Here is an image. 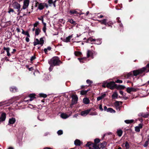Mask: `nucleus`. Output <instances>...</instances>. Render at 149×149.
Returning a JSON list of instances; mask_svg holds the SVG:
<instances>
[{
  "label": "nucleus",
  "mask_w": 149,
  "mask_h": 149,
  "mask_svg": "<svg viewBox=\"0 0 149 149\" xmlns=\"http://www.w3.org/2000/svg\"><path fill=\"white\" fill-rule=\"evenodd\" d=\"M28 37L27 36L25 40L27 42H29V39Z\"/></svg>",
  "instance_id": "61"
},
{
  "label": "nucleus",
  "mask_w": 149,
  "mask_h": 149,
  "mask_svg": "<svg viewBox=\"0 0 149 149\" xmlns=\"http://www.w3.org/2000/svg\"><path fill=\"white\" fill-rule=\"evenodd\" d=\"M71 97L72 98L71 104L70 105L71 107L74 104H75L77 102L78 98L77 95H72Z\"/></svg>",
  "instance_id": "7"
},
{
  "label": "nucleus",
  "mask_w": 149,
  "mask_h": 149,
  "mask_svg": "<svg viewBox=\"0 0 149 149\" xmlns=\"http://www.w3.org/2000/svg\"><path fill=\"white\" fill-rule=\"evenodd\" d=\"M134 121V120H125V122L127 124H130L133 123Z\"/></svg>",
  "instance_id": "37"
},
{
  "label": "nucleus",
  "mask_w": 149,
  "mask_h": 149,
  "mask_svg": "<svg viewBox=\"0 0 149 149\" xmlns=\"http://www.w3.org/2000/svg\"><path fill=\"white\" fill-rule=\"evenodd\" d=\"M45 8L44 3H40L38 7V8L41 10Z\"/></svg>",
  "instance_id": "20"
},
{
  "label": "nucleus",
  "mask_w": 149,
  "mask_h": 149,
  "mask_svg": "<svg viewBox=\"0 0 149 149\" xmlns=\"http://www.w3.org/2000/svg\"><path fill=\"white\" fill-rule=\"evenodd\" d=\"M82 143L78 139H76L74 141V144L76 146H79Z\"/></svg>",
  "instance_id": "16"
},
{
  "label": "nucleus",
  "mask_w": 149,
  "mask_h": 149,
  "mask_svg": "<svg viewBox=\"0 0 149 149\" xmlns=\"http://www.w3.org/2000/svg\"><path fill=\"white\" fill-rule=\"evenodd\" d=\"M48 63L51 67H53L54 66H59L63 63V62L60 60L58 56H55L49 60Z\"/></svg>",
  "instance_id": "1"
},
{
  "label": "nucleus",
  "mask_w": 149,
  "mask_h": 149,
  "mask_svg": "<svg viewBox=\"0 0 149 149\" xmlns=\"http://www.w3.org/2000/svg\"><path fill=\"white\" fill-rule=\"evenodd\" d=\"M87 93V91H86L82 90L80 91V94L81 95H84Z\"/></svg>",
  "instance_id": "41"
},
{
  "label": "nucleus",
  "mask_w": 149,
  "mask_h": 149,
  "mask_svg": "<svg viewBox=\"0 0 149 149\" xmlns=\"http://www.w3.org/2000/svg\"><path fill=\"white\" fill-rule=\"evenodd\" d=\"M57 133L58 135H61L63 134V132L62 130H60L57 132Z\"/></svg>",
  "instance_id": "47"
},
{
  "label": "nucleus",
  "mask_w": 149,
  "mask_h": 149,
  "mask_svg": "<svg viewBox=\"0 0 149 149\" xmlns=\"http://www.w3.org/2000/svg\"><path fill=\"white\" fill-rule=\"evenodd\" d=\"M87 83L89 84V86L91 84L93 83V81L89 79H87L86 81Z\"/></svg>",
  "instance_id": "45"
},
{
  "label": "nucleus",
  "mask_w": 149,
  "mask_h": 149,
  "mask_svg": "<svg viewBox=\"0 0 149 149\" xmlns=\"http://www.w3.org/2000/svg\"><path fill=\"white\" fill-rule=\"evenodd\" d=\"M144 72L142 68L137 70H135L132 71L133 76H136L138 75H141V74Z\"/></svg>",
  "instance_id": "4"
},
{
  "label": "nucleus",
  "mask_w": 149,
  "mask_h": 149,
  "mask_svg": "<svg viewBox=\"0 0 149 149\" xmlns=\"http://www.w3.org/2000/svg\"><path fill=\"white\" fill-rule=\"evenodd\" d=\"M107 144V143L106 141H104L102 143H100V149L102 148V149L104 148Z\"/></svg>",
  "instance_id": "26"
},
{
  "label": "nucleus",
  "mask_w": 149,
  "mask_h": 149,
  "mask_svg": "<svg viewBox=\"0 0 149 149\" xmlns=\"http://www.w3.org/2000/svg\"><path fill=\"white\" fill-rule=\"evenodd\" d=\"M8 13H10L11 12L13 13L14 12V10L13 9L11 8H9V10L8 11Z\"/></svg>",
  "instance_id": "51"
},
{
  "label": "nucleus",
  "mask_w": 149,
  "mask_h": 149,
  "mask_svg": "<svg viewBox=\"0 0 149 149\" xmlns=\"http://www.w3.org/2000/svg\"><path fill=\"white\" fill-rule=\"evenodd\" d=\"M99 22L101 24H103L105 25L107 24V19H106L100 20L99 21Z\"/></svg>",
  "instance_id": "27"
},
{
  "label": "nucleus",
  "mask_w": 149,
  "mask_h": 149,
  "mask_svg": "<svg viewBox=\"0 0 149 149\" xmlns=\"http://www.w3.org/2000/svg\"><path fill=\"white\" fill-rule=\"evenodd\" d=\"M118 96V94L116 92H114L112 95V97L113 99L117 98Z\"/></svg>",
  "instance_id": "30"
},
{
  "label": "nucleus",
  "mask_w": 149,
  "mask_h": 149,
  "mask_svg": "<svg viewBox=\"0 0 149 149\" xmlns=\"http://www.w3.org/2000/svg\"><path fill=\"white\" fill-rule=\"evenodd\" d=\"M12 5L13 8L17 10V11L18 12V15L22 10V8L20 9V4L17 2H15Z\"/></svg>",
  "instance_id": "3"
},
{
  "label": "nucleus",
  "mask_w": 149,
  "mask_h": 149,
  "mask_svg": "<svg viewBox=\"0 0 149 149\" xmlns=\"http://www.w3.org/2000/svg\"><path fill=\"white\" fill-rule=\"evenodd\" d=\"M107 24H110V25H111L113 24V23L112 21H110L108 22H107Z\"/></svg>",
  "instance_id": "62"
},
{
  "label": "nucleus",
  "mask_w": 149,
  "mask_h": 149,
  "mask_svg": "<svg viewBox=\"0 0 149 149\" xmlns=\"http://www.w3.org/2000/svg\"><path fill=\"white\" fill-rule=\"evenodd\" d=\"M115 82L118 83H123V81L121 80L118 79Z\"/></svg>",
  "instance_id": "54"
},
{
  "label": "nucleus",
  "mask_w": 149,
  "mask_h": 149,
  "mask_svg": "<svg viewBox=\"0 0 149 149\" xmlns=\"http://www.w3.org/2000/svg\"><path fill=\"white\" fill-rule=\"evenodd\" d=\"M43 16H41L40 17L38 18V20L42 21V23H43Z\"/></svg>",
  "instance_id": "46"
},
{
  "label": "nucleus",
  "mask_w": 149,
  "mask_h": 149,
  "mask_svg": "<svg viewBox=\"0 0 149 149\" xmlns=\"http://www.w3.org/2000/svg\"><path fill=\"white\" fill-rule=\"evenodd\" d=\"M72 37V35H71L66 37L65 39H64V41L65 42H70V40Z\"/></svg>",
  "instance_id": "21"
},
{
  "label": "nucleus",
  "mask_w": 149,
  "mask_h": 149,
  "mask_svg": "<svg viewBox=\"0 0 149 149\" xmlns=\"http://www.w3.org/2000/svg\"><path fill=\"white\" fill-rule=\"evenodd\" d=\"M46 29H46V27H43V28H42L43 31V32L45 33H46Z\"/></svg>",
  "instance_id": "60"
},
{
  "label": "nucleus",
  "mask_w": 149,
  "mask_h": 149,
  "mask_svg": "<svg viewBox=\"0 0 149 149\" xmlns=\"http://www.w3.org/2000/svg\"><path fill=\"white\" fill-rule=\"evenodd\" d=\"M104 83L102 85V86L103 87V88H106V87H107V84L108 83Z\"/></svg>",
  "instance_id": "57"
},
{
  "label": "nucleus",
  "mask_w": 149,
  "mask_h": 149,
  "mask_svg": "<svg viewBox=\"0 0 149 149\" xmlns=\"http://www.w3.org/2000/svg\"><path fill=\"white\" fill-rule=\"evenodd\" d=\"M97 113L96 112H92L90 113V115H97Z\"/></svg>",
  "instance_id": "50"
},
{
  "label": "nucleus",
  "mask_w": 149,
  "mask_h": 149,
  "mask_svg": "<svg viewBox=\"0 0 149 149\" xmlns=\"http://www.w3.org/2000/svg\"><path fill=\"white\" fill-rule=\"evenodd\" d=\"M119 103H120L121 104L122 103V102L121 101H116L114 103V105L116 107H118L119 109V110L120 109V108L119 107L120 106Z\"/></svg>",
  "instance_id": "23"
},
{
  "label": "nucleus",
  "mask_w": 149,
  "mask_h": 149,
  "mask_svg": "<svg viewBox=\"0 0 149 149\" xmlns=\"http://www.w3.org/2000/svg\"><path fill=\"white\" fill-rule=\"evenodd\" d=\"M89 86V85L88 86H84L82 85L81 86V89H83L84 88H86L88 87Z\"/></svg>",
  "instance_id": "58"
},
{
  "label": "nucleus",
  "mask_w": 149,
  "mask_h": 149,
  "mask_svg": "<svg viewBox=\"0 0 149 149\" xmlns=\"http://www.w3.org/2000/svg\"><path fill=\"white\" fill-rule=\"evenodd\" d=\"M3 49L4 50H5L7 52L8 51H10V48L9 47H4L3 48Z\"/></svg>",
  "instance_id": "49"
},
{
  "label": "nucleus",
  "mask_w": 149,
  "mask_h": 149,
  "mask_svg": "<svg viewBox=\"0 0 149 149\" xmlns=\"http://www.w3.org/2000/svg\"><path fill=\"white\" fill-rule=\"evenodd\" d=\"M61 117L63 118L66 119L68 118L69 116L66 114L62 113L61 114Z\"/></svg>",
  "instance_id": "29"
},
{
  "label": "nucleus",
  "mask_w": 149,
  "mask_h": 149,
  "mask_svg": "<svg viewBox=\"0 0 149 149\" xmlns=\"http://www.w3.org/2000/svg\"><path fill=\"white\" fill-rule=\"evenodd\" d=\"M125 146L127 149H129L130 148V145L128 143V142L127 141H126L125 142Z\"/></svg>",
  "instance_id": "43"
},
{
  "label": "nucleus",
  "mask_w": 149,
  "mask_h": 149,
  "mask_svg": "<svg viewBox=\"0 0 149 149\" xmlns=\"http://www.w3.org/2000/svg\"><path fill=\"white\" fill-rule=\"evenodd\" d=\"M16 120L15 118H10L9 120V123L10 124H13L15 123V122Z\"/></svg>",
  "instance_id": "24"
},
{
  "label": "nucleus",
  "mask_w": 149,
  "mask_h": 149,
  "mask_svg": "<svg viewBox=\"0 0 149 149\" xmlns=\"http://www.w3.org/2000/svg\"><path fill=\"white\" fill-rule=\"evenodd\" d=\"M99 108L100 111H102L103 109L102 108V104H100L99 105Z\"/></svg>",
  "instance_id": "53"
},
{
  "label": "nucleus",
  "mask_w": 149,
  "mask_h": 149,
  "mask_svg": "<svg viewBox=\"0 0 149 149\" xmlns=\"http://www.w3.org/2000/svg\"><path fill=\"white\" fill-rule=\"evenodd\" d=\"M68 21L71 24H73L74 26L76 24V22L75 21H73V19H69L68 20Z\"/></svg>",
  "instance_id": "34"
},
{
  "label": "nucleus",
  "mask_w": 149,
  "mask_h": 149,
  "mask_svg": "<svg viewBox=\"0 0 149 149\" xmlns=\"http://www.w3.org/2000/svg\"><path fill=\"white\" fill-rule=\"evenodd\" d=\"M38 44H39V40L38 39L36 38L35 39V41L33 42V45L35 46Z\"/></svg>",
  "instance_id": "35"
},
{
  "label": "nucleus",
  "mask_w": 149,
  "mask_h": 149,
  "mask_svg": "<svg viewBox=\"0 0 149 149\" xmlns=\"http://www.w3.org/2000/svg\"><path fill=\"white\" fill-rule=\"evenodd\" d=\"M36 58V57L34 55L33 56H32L31 57V58L30 59V60L31 61H32L33 60H35Z\"/></svg>",
  "instance_id": "52"
},
{
  "label": "nucleus",
  "mask_w": 149,
  "mask_h": 149,
  "mask_svg": "<svg viewBox=\"0 0 149 149\" xmlns=\"http://www.w3.org/2000/svg\"><path fill=\"white\" fill-rule=\"evenodd\" d=\"M39 24V22H36L33 25L34 27H36Z\"/></svg>",
  "instance_id": "55"
},
{
  "label": "nucleus",
  "mask_w": 149,
  "mask_h": 149,
  "mask_svg": "<svg viewBox=\"0 0 149 149\" xmlns=\"http://www.w3.org/2000/svg\"><path fill=\"white\" fill-rule=\"evenodd\" d=\"M76 10H70L69 11L68 13L70 15L74 14L77 16H80L81 15L84 14V13H81V12L78 13Z\"/></svg>",
  "instance_id": "6"
},
{
  "label": "nucleus",
  "mask_w": 149,
  "mask_h": 149,
  "mask_svg": "<svg viewBox=\"0 0 149 149\" xmlns=\"http://www.w3.org/2000/svg\"><path fill=\"white\" fill-rule=\"evenodd\" d=\"M29 0H25L24 1L23 5L22 8V9H25L27 8L29 5Z\"/></svg>",
  "instance_id": "9"
},
{
  "label": "nucleus",
  "mask_w": 149,
  "mask_h": 149,
  "mask_svg": "<svg viewBox=\"0 0 149 149\" xmlns=\"http://www.w3.org/2000/svg\"><path fill=\"white\" fill-rule=\"evenodd\" d=\"M53 0H48V2L49 4L50 5H50L52 4V3H53Z\"/></svg>",
  "instance_id": "56"
},
{
  "label": "nucleus",
  "mask_w": 149,
  "mask_h": 149,
  "mask_svg": "<svg viewBox=\"0 0 149 149\" xmlns=\"http://www.w3.org/2000/svg\"><path fill=\"white\" fill-rule=\"evenodd\" d=\"M138 116H141L143 118H146L149 116V113L146 114L143 112H141L138 114Z\"/></svg>",
  "instance_id": "17"
},
{
  "label": "nucleus",
  "mask_w": 149,
  "mask_h": 149,
  "mask_svg": "<svg viewBox=\"0 0 149 149\" xmlns=\"http://www.w3.org/2000/svg\"><path fill=\"white\" fill-rule=\"evenodd\" d=\"M93 55V53L92 51L88 50L87 53V56L88 58L90 56Z\"/></svg>",
  "instance_id": "28"
},
{
  "label": "nucleus",
  "mask_w": 149,
  "mask_h": 149,
  "mask_svg": "<svg viewBox=\"0 0 149 149\" xmlns=\"http://www.w3.org/2000/svg\"><path fill=\"white\" fill-rule=\"evenodd\" d=\"M143 126V124H142L140 123L139 124L138 126L137 127H138L139 128V129H140L142 128Z\"/></svg>",
  "instance_id": "59"
},
{
  "label": "nucleus",
  "mask_w": 149,
  "mask_h": 149,
  "mask_svg": "<svg viewBox=\"0 0 149 149\" xmlns=\"http://www.w3.org/2000/svg\"><path fill=\"white\" fill-rule=\"evenodd\" d=\"M86 147H88L89 148H92L93 147V149H100V147H98L97 146H94V144L91 141L88 142L86 144Z\"/></svg>",
  "instance_id": "5"
},
{
  "label": "nucleus",
  "mask_w": 149,
  "mask_h": 149,
  "mask_svg": "<svg viewBox=\"0 0 149 149\" xmlns=\"http://www.w3.org/2000/svg\"><path fill=\"white\" fill-rule=\"evenodd\" d=\"M144 72H146V73L149 72V63H148L146 65L142 68Z\"/></svg>",
  "instance_id": "14"
},
{
  "label": "nucleus",
  "mask_w": 149,
  "mask_h": 149,
  "mask_svg": "<svg viewBox=\"0 0 149 149\" xmlns=\"http://www.w3.org/2000/svg\"><path fill=\"white\" fill-rule=\"evenodd\" d=\"M127 77H132L133 76L132 71H131L127 73Z\"/></svg>",
  "instance_id": "42"
},
{
  "label": "nucleus",
  "mask_w": 149,
  "mask_h": 149,
  "mask_svg": "<svg viewBox=\"0 0 149 149\" xmlns=\"http://www.w3.org/2000/svg\"><path fill=\"white\" fill-rule=\"evenodd\" d=\"M36 95L34 93L31 94L29 95V97H30V99L29 100L30 101H32L33 100L34 98H35L36 97H35Z\"/></svg>",
  "instance_id": "18"
},
{
  "label": "nucleus",
  "mask_w": 149,
  "mask_h": 149,
  "mask_svg": "<svg viewBox=\"0 0 149 149\" xmlns=\"http://www.w3.org/2000/svg\"><path fill=\"white\" fill-rule=\"evenodd\" d=\"M135 130L136 132H139L140 131V129L137 126L135 127Z\"/></svg>",
  "instance_id": "44"
},
{
  "label": "nucleus",
  "mask_w": 149,
  "mask_h": 149,
  "mask_svg": "<svg viewBox=\"0 0 149 149\" xmlns=\"http://www.w3.org/2000/svg\"><path fill=\"white\" fill-rule=\"evenodd\" d=\"M83 102L85 104H88L90 103V100L88 98L85 97L83 99Z\"/></svg>",
  "instance_id": "19"
},
{
  "label": "nucleus",
  "mask_w": 149,
  "mask_h": 149,
  "mask_svg": "<svg viewBox=\"0 0 149 149\" xmlns=\"http://www.w3.org/2000/svg\"><path fill=\"white\" fill-rule=\"evenodd\" d=\"M41 32L40 30L38 28H37L35 32V34L36 36H38L39 35L40 33Z\"/></svg>",
  "instance_id": "33"
},
{
  "label": "nucleus",
  "mask_w": 149,
  "mask_h": 149,
  "mask_svg": "<svg viewBox=\"0 0 149 149\" xmlns=\"http://www.w3.org/2000/svg\"><path fill=\"white\" fill-rule=\"evenodd\" d=\"M10 90L12 93H15L18 91L17 88L15 86H12L10 88Z\"/></svg>",
  "instance_id": "13"
},
{
  "label": "nucleus",
  "mask_w": 149,
  "mask_h": 149,
  "mask_svg": "<svg viewBox=\"0 0 149 149\" xmlns=\"http://www.w3.org/2000/svg\"><path fill=\"white\" fill-rule=\"evenodd\" d=\"M22 33L26 35L27 37H30V35L29 34V32L27 31H25L23 29H22Z\"/></svg>",
  "instance_id": "31"
},
{
  "label": "nucleus",
  "mask_w": 149,
  "mask_h": 149,
  "mask_svg": "<svg viewBox=\"0 0 149 149\" xmlns=\"http://www.w3.org/2000/svg\"><path fill=\"white\" fill-rule=\"evenodd\" d=\"M97 41V42H99V43H96L97 44H100L101 43V41L100 39H93L92 37H91L88 39L86 41L87 43H90L93 41Z\"/></svg>",
  "instance_id": "8"
},
{
  "label": "nucleus",
  "mask_w": 149,
  "mask_h": 149,
  "mask_svg": "<svg viewBox=\"0 0 149 149\" xmlns=\"http://www.w3.org/2000/svg\"><path fill=\"white\" fill-rule=\"evenodd\" d=\"M44 43V40L43 38H41L40 40L39 41V44L41 45V46L43 45Z\"/></svg>",
  "instance_id": "38"
},
{
  "label": "nucleus",
  "mask_w": 149,
  "mask_h": 149,
  "mask_svg": "<svg viewBox=\"0 0 149 149\" xmlns=\"http://www.w3.org/2000/svg\"><path fill=\"white\" fill-rule=\"evenodd\" d=\"M100 140L98 138H96L94 140V146H97L98 147H100V145L98 143H99L100 141Z\"/></svg>",
  "instance_id": "15"
},
{
  "label": "nucleus",
  "mask_w": 149,
  "mask_h": 149,
  "mask_svg": "<svg viewBox=\"0 0 149 149\" xmlns=\"http://www.w3.org/2000/svg\"><path fill=\"white\" fill-rule=\"evenodd\" d=\"M120 18L119 17H118L116 19L117 20V22L119 23H120L121 22V21L119 20Z\"/></svg>",
  "instance_id": "64"
},
{
  "label": "nucleus",
  "mask_w": 149,
  "mask_h": 149,
  "mask_svg": "<svg viewBox=\"0 0 149 149\" xmlns=\"http://www.w3.org/2000/svg\"><path fill=\"white\" fill-rule=\"evenodd\" d=\"M139 90L138 88H134L132 87H128L127 88L126 91L128 93H130L131 92H135Z\"/></svg>",
  "instance_id": "11"
},
{
  "label": "nucleus",
  "mask_w": 149,
  "mask_h": 149,
  "mask_svg": "<svg viewBox=\"0 0 149 149\" xmlns=\"http://www.w3.org/2000/svg\"><path fill=\"white\" fill-rule=\"evenodd\" d=\"M107 88H110L111 90H113L116 88L118 89H124L125 87L121 85H118L116 84L114 81H111L107 85Z\"/></svg>",
  "instance_id": "2"
},
{
  "label": "nucleus",
  "mask_w": 149,
  "mask_h": 149,
  "mask_svg": "<svg viewBox=\"0 0 149 149\" xmlns=\"http://www.w3.org/2000/svg\"><path fill=\"white\" fill-rule=\"evenodd\" d=\"M86 58L84 57L81 58H78V59L79 60V61L81 63H84V61H85L86 60Z\"/></svg>",
  "instance_id": "39"
},
{
  "label": "nucleus",
  "mask_w": 149,
  "mask_h": 149,
  "mask_svg": "<svg viewBox=\"0 0 149 149\" xmlns=\"http://www.w3.org/2000/svg\"><path fill=\"white\" fill-rule=\"evenodd\" d=\"M9 51H7V52H6L7 53V55L8 56H11V55Z\"/></svg>",
  "instance_id": "63"
},
{
  "label": "nucleus",
  "mask_w": 149,
  "mask_h": 149,
  "mask_svg": "<svg viewBox=\"0 0 149 149\" xmlns=\"http://www.w3.org/2000/svg\"><path fill=\"white\" fill-rule=\"evenodd\" d=\"M148 141H146L145 142L144 144L143 145V146L144 147H146L148 146Z\"/></svg>",
  "instance_id": "48"
},
{
  "label": "nucleus",
  "mask_w": 149,
  "mask_h": 149,
  "mask_svg": "<svg viewBox=\"0 0 149 149\" xmlns=\"http://www.w3.org/2000/svg\"><path fill=\"white\" fill-rule=\"evenodd\" d=\"M75 56H81L82 55L81 52L79 51H76L74 52Z\"/></svg>",
  "instance_id": "36"
},
{
  "label": "nucleus",
  "mask_w": 149,
  "mask_h": 149,
  "mask_svg": "<svg viewBox=\"0 0 149 149\" xmlns=\"http://www.w3.org/2000/svg\"><path fill=\"white\" fill-rule=\"evenodd\" d=\"M106 96V94L104 93L101 96L98 97L97 98V101H99L105 97Z\"/></svg>",
  "instance_id": "25"
},
{
  "label": "nucleus",
  "mask_w": 149,
  "mask_h": 149,
  "mask_svg": "<svg viewBox=\"0 0 149 149\" xmlns=\"http://www.w3.org/2000/svg\"><path fill=\"white\" fill-rule=\"evenodd\" d=\"M6 114L5 113H3L0 117V122L4 121L6 118Z\"/></svg>",
  "instance_id": "12"
},
{
  "label": "nucleus",
  "mask_w": 149,
  "mask_h": 149,
  "mask_svg": "<svg viewBox=\"0 0 149 149\" xmlns=\"http://www.w3.org/2000/svg\"><path fill=\"white\" fill-rule=\"evenodd\" d=\"M93 108H92L90 109H88L81 112V114L82 116H85L87 115L89 112L93 109Z\"/></svg>",
  "instance_id": "10"
},
{
  "label": "nucleus",
  "mask_w": 149,
  "mask_h": 149,
  "mask_svg": "<svg viewBox=\"0 0 149 149\" xmlns=\"http://www.w3.org/2000/svg\"><path fill=\"white\" fill-rule=\"evenodd\" d=\"M39 97H42L44 98L46 97L47 95L46 94L44 93H41L39 94Z\"/></svg>",
  "instance_id": "40"
},
{
  "label": "nucleus",
  "mask_w": 149,
  "mask_h": 149,
  "mask_svg": "<svg viewBox=\"0 0 149 149\" xmlns=\"http://www.w3.org/2000/svg\"><path fill=\"white\" fill-rule=\"evenodd\" d=\"M117 135L119 137H120L122 136L123 133V131L121 129H118L117 130Z\"/></svg>",
  "instance_id": "22"
},
{
  "label": "nucleus",
  "mask_w": 149,
  "mask_h": 149,
  "mask_svg": "<svg viewBox=\"0 0 149 149\" xmlns=\"http://www.w3.org/2000/svg\"><path fill=\"white\" fill-rule=\"evenodd\" d=\"M107 112H110L111 113H115L116 112L115 111L111 108H108Z\"/></svg>",
  "instance_id": "32"
}]
</instances>
